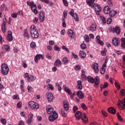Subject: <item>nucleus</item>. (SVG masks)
<instances>
[{
    "label": "nucleus",
    "mask_w": 125,
    "mask_h": 125,
    "mask_svg": "<svg viewBox=\"0 0 125 125\" xmlns=\"http://www.w3.org/2000/svg\"><path fill=\"white\" fill-rule=\"evenodd\" d=\"M71 53H72V56L74 57V59L79 60V57L78 56V55L74 54V53H73V52H72Z\"/></svg>",
    "instance_id": "49"
},
{
    "label": "nucleus",
    "mask_w": 125,
    "mask_h": 125,
    "mask_svg": "<svg viewBox=\"0 0 125 125\" xmlns=\"http://www.w3.org/2000/svg\"><path fill=\"white\" fill-rule=\"evenodd\" d=\"M82 78L83 80H84V81L86 80V76H85V74L83 73L82 74Z\"/></svg>",
    "instance_id": "58"
},
{
    "label": "nucleus",
    "mask_w": 125,
    "mask_h": 125,
    "mask_svg": "<svg viewBox=\"0 0 125 125\" xmlns=\"http://www.w3.org/2000/svg\"><path fill=\"white\" fill-rule=\"evenodd\" d=\"M1 74L4 75V76L8 74L9 72V68L8 65L5 63H2L1 65V69H0Z\"/></svg>",
    "instance_id": "2"
},
{
    "label": "nucleus",
    "mask_w": 125,
    "mask_h": 125,
    "mask_svg": "<svg viewBox=\"0 0 125 125\" xmlns=\"http://www.w3.org/2000/svg\"><path fill=\"white\" fill-rule=\"evenodd\" d=\"M30 46L31 47H35V46H36V43H35V42H32L30 43Z\"/></svg>",
    "instance_id": "60"
},
{
    "label": "nucleus",
    "mask_w": 125,
    "mask_h": 125,
    "mask_svg": "<svg viewBox=\"0 0 125 125\" xmlns=\"http://www.w3.org/2000/svg\"><path fill=\"white\" fill-rule=\"evenodd\" d=\"M79 56L80 58H82V59L83 58H85L86 57V53H85L83 51H80L79 52Z\"/></svg>",
    "instance_id": "17"
},
{
    "label": "nucleus",
    "mask_w": 125,
    "mask_h": 125,
    "mask_svg": "<svg viewBox=\"0 0 125 125\" xmlns=\"http://www.w3.org/2000/svg\"><path fill=\"white\" fill-rule=\"evenodd\" d=\"M3 25H6V18L4 17L3 19V23H2Z\"/></svg>",
    "instance_id": "56"
},
{
    "label": "nucleus",
    "mask_w": 125,
    "mask_h": 125,
    "mask_svg": "<svg viewBox=\"0 0 125 125\" xmlns=\"http://www.w3.org/2000/svg\"><path fill=\"white\" fill-rule=\"evenodd\" d=\"M68 36L70 38V39H74L75 38V32L72 30H69L68 31Z\"/></svg>",
    "instance_id": "14"
},
{
    "label": "nucleus",
    "mask_w": 125,
    "mask_h": 125,
    "mask_svg": "<svg viewBox=\"0 0 125 125\" xmlns=\"http://www.w3.org/2000/svg\"><path fill=\"white\" fill-rule=\"evenodd\" d=\"M38 21H39V19L38 18V17H35L34 19H33V22L34 23V24H37Z\"/></svg>",
    "instance_id": "48"
},
{
    "label": "nucleus",
    "mask_w": 125,
    "mask_h": 125,
    "mask_svg": "<svg viewBox=\"0 0 125 125\" xmlns=\"http://www.w3.org/2000/svg\"><path fill=\"white\" fill-rule=\"evenodd\" d=\"M77 88L80 90L83 89V85L82 84V81L79 80L77 82Z\"/></svg>",
    "instance_id": "20"
},
{
    "label": "nucleus",
    "mask_w": 125,
    "mask_h": 125,
    "mask_svg": "<svg viewBox=\"0 0 125 125\" xmlns=\"http://www.w3.org/2000/svg\"><path fill=\"white\" fill-rule=\"evenodd\" d=\"M112 43L115 46H118L120 44V40L117 38H113L112 39Z\"/></svg>",
    "instance_id": "12"
},
{
    "label": "nucleus",
    "mask_w": 125,
    "mask_h": 125,
    "mask_svg": "<svg viewBox=\"0 0 125 125\" xmlns=\"http://www.w3.org/2000/svg\"><path fill=\"white\" fill-rule=\"evenodd\" d=\"M80 46L82 49H85V48H86V45L84 43H82Z\"/></svg>",
    "instance_id": "40"
},
{
    "label": "nucleus",
    "mask_w": 125,
    "mask_h": 125,
    "mask_svg": "<svg viewBox=\"0 0 125 125\" xmlns=\"http://www.w3.org/2000/svg\"><path fill=\"white\" fill-rule=\"evenodd\" d=\"M54 66H59L60 65H62V62L60 60H57L54 63Z\"/></svg>",
    "instance_id": "29"
},
{
    "label": "nucleus",
    "mask_w": 125,
    "mask_h": 125,
    "mask_svg": "<svg viewBox=\"0 0 125 125\" xmlns=\"http://www.w3.org/2000/svg\"><path fill=\"white\" fill-rule=\"evenodd\" d=\"M41 58H42V59H43V56L42 55V54L37 55L34 58V60L36 63H38V62H39V60H40Z\"/></svg>",
    "instance_id": "13"
},
{
    "label": "nucleus",
    "mask_w": 125,
    "mask_h": 125,
    "mask_svg": "<svg viewBox=\"0 0 125 125\" xmlns=\"http://www.w3.org/2000/svg\"><path fill=\"white\" fill-rule=\"evenodd\" d=\"M75 117L78 120H80V119H82V118H83V116H82V112H81V111H80L76 112L75 114Z\"/></svg>",
    "instance_id": "16"
},
{
    "label": "nucleus",
    "mask_w": 125,
    "mask_h": 125,
    "mask_svg": "<svg viewBox=\"0 0 125 125\" xmlns=\"http://www.w3.org/2000/svg\"><path fill=\"white\" fill-rule=\"evenodd\" d=\"M91 7L92 8H94L96 14H97V15H99L100 11H101V7H100V5L97 4L93 3L91 5Z\"/></svg>",
    "instance_id": "4"
},
{
    "label": "nucleus",
    "mask_w": 125,
    "mask_h": 125,
    "mask_svg": "<svg viewBox=\"0 0 125 125\" xmlns=\"http://www.w3.org/2000/svg\"><path fill=\"white\" fill-rule=\"evenodd\" d=\"M48 88H49V89H51L52 90H53V89L54 88V87H53V85H52V84L48 83Z\"/></svg>",
    "instance_id": "50"
},
{
    "label": "nucleus",
    "mask_w": 125,
    "mask_h": 125,
    "mask_svg": "<svg viewBox=\"0 0 125 125\" xmlns=\"http://www.w3.org/2000/svg\"><path fill=\"white\" fill-rule=\"evenodd\" d=\"M93 69L94 70L95 73L96 74L99 72V70L98 69V64L97 63L95 62L94 64Z\"/></svg>",
    "instance_id": "22"
},
{
    "label": "nucleus",
    "mask_w": 125,
    "mask_h": 125,
    "mask_svg": "<svg viewBox=\"0 0 125 125\" xmlns=\"http://www.w3.org/2000/svg\"><path fill=\"white\" fill-rule=\"evenodd\" d=\"M47 98L49 102H51L53 99V95L51 93H46Z\"/></svg>",
    "instance_id": "15"
},
{
    "label": "nucleus",
    "mask_w": 125,
    "mask_h": 125,
    "mask_svg": "<svg viewBox=\"0 0 125 125\" xmlns=\"http://www.w3.org/2000/svg\"><path fill=\"white\" fill-rule=\"evenodd\" d=\"M81 69V66L79 65H76L75 67V70L76 71H79V70H80Z\"/></svg>",
    "instance_id": "55"
},
{
    "label": "nucleus",
    "mask_w": 125,
    "mask_h": 125,
    "mask_svg": "<svg viewBox=\"0 0 125 125\" xmlns=\"http://www.w3.org/2000/svg\"><path fill=\"white\" fill-rule=\"evenodd\" d=\"M116 14H117V12L115 10H112L109 12L110 17H114Z\"/></svg>",
    "instance_id": "33"
},
{
    "label": "nucleus",
    "mask_w": 125,
    "mask_h": 125,
    "mask_svg": "<svg viewBox=\"0 0 125 125\" xmlns=\"http://www.w3.org/2000/svg\"><path fill=\"white\" fill-rule=\"evenodd\" d=\"M107 4L109 6H113V2H112V0H108Z\"/></svg>",
    "instance_id": "45"
},
{
    "label": "nucleus",
    "mask_w": 125,
    "mask_h": 125,
    "mask_svg": "<svg viewBox=\"0 0 125 125\" xmlns=\"http://www.w3.org/2000/svg\"><path fill=\"white\" fill-rule=\"evenodd\" d=\"M18 108H21L22 107V103L21 102H19L17 104Z\"/></svg>",
    "instance_id": "53"
},
{
    "label": "nucleus",
    "mask_w": 125,
    "mask_h": 125,
    "mask_svg": "<svg viewBox=\"0 0 125 125\" xmlns=\"http://www.w3.org/2000/svg\"><path fill=\"white\" fill-rule=\"evenodd\" d=\"M95 1V0H86V2L87 4V5H89V6H91L93 4V3Z\"/></svg>",
    "instance_id": "30"
},
{
    "label": "nucleus",
    "mask_w": 125,
    "mask_h": 125,
    "mask_svg": "<svg viewBox=\"0 0 125 125\" xmlns=\"http://www.w3.org/2000/svg\"><path fill=\"white\" fill-rule=\"evenodd\" d=\"M107 111L108 113H110V114H116V109L114 108L113 107H110L108 108Z\"/></svg>",
    "instance_id": "24"
},
{
    "label": "nucleus",
    "mask_w": 125,
    "mask_h": 125,
    "mask_svg": "<svg viewBox=\"0 0 125 125\" xmlns=\"http://www.w3.org/2000/svg\"><path fill=\"white\" fill-rule=\"evenodd\" d=\"M79 108H78V107L74 106H73V113H76V111H77Z\"/></svg>",
    "instance_id": "57"
},
{
    "label": "nucleus",
    "mask_w": 125,
    "mask_h": 125,
    "mask_svg": "<svg viewBox=\"0 0 125 125\" xmlns=\"http://www.w3.org/2000/svg\"><path fill=\"white\" fill-rule=\"evenodd\" d=\"M110 11V7L108 6H105L104 8V12L105 14H108Z\"/></svg>",
    "instance_id": "25"
},
{
    "label": "nucleus",
    "mask_w": 125,
    "mask_h": 125,
    "mask_svg": "<svg viewBox=\"0 0 125 125\" xmlns=\"http://www.w3.org/2000/svg\"><path fill=\"white\" fill-rule=\"evenodd\" d=\"M117 118L121 122H122L123 121V118H122V116L119 114V113H117Z\"/></svg>",
    "instance_id": "51"
},
{
    "label": "nucleus",
    "mask_w": 125,
    "mask_h": 125,
    "mask_svg": "<svg viewBox=\"0 0 125 125\" xmlns=\"http://www.w3.org/2000/svg\"><path fill=\"white\" fill-rule=\"evenodd\" d=\"M0 121L3 125H6V120L5 119H0Z\"/></svg>",
    "instance_id": "44"
},
{
    "label": "nucleus",
    "mask_w": 125,
    "mask_h": 125,
    "mask_svg": "<svg viewBox=\"0 0 125 125\" xmlns=\"http://www.w3.org/2000/svg\"><path fill=\"white\" fill-rule=\"evenodd\" d=\"M101 19L103 21V24H106V19H105V17L103 16H101Z\"/></svg>",
    "instance_id": "39"
},
{
    "label": "nucleus",
    "mask_w": 125,
    "mask_h": 125,
    "mask_svg": "<svg viewBox=\"0 0 125 125\" xmlns=\"http://www.w3.org/2000/svg\"><path fill=\"white\" fill-rule=\"evenodd\" d=\"M2 48L6 51H10V47H9V45L7 44L3 45Z\"/></svg>",
    "instance_id": "31"
},
{
    "label": "nucleus",
    "mask_w": 125,
    "mask_h": 125,
    "mask_svg": "<svg viewBox=\"0 0 125 125\" xmlns=\"http://www.w3.org/2000/svg\"><path fill=\"white\" fill-rule=\"evenodd\" d=\"M81 107L83 110H86V105L84 103L81 104Z\"/></svg>",
    "instance_id": "46"
},
{
    "label": "nucleus",
    "mask_w": 125,
    "mask_h": 125,
    "mask_svg": "<svg viewBox=\"0 0 125 125\" xmlns=\"http://www.w3.org/2000/svg\"><path fill=\"white\" fill-rule=\"evenodd\" d=\"M61 113H62V116H63V117H66V114L65 112V110H64V109H61Z\"/></svg>",
    "instance_id": "43"
},
{
    "label": "nucleus",
    "mask_w": 125,
    "mask_h": 125,
    "mask_svg": "<svg viewBox=\"0 0 125 125\" xmlns=\"http://www.w3.org/2000/svg\"><path fill=\"white\" fill-rule=\"evenodd\" d=\"M26 3L28 5H30V7L32 12H34V14H38V10H37V5L35 4V2L32 1L31 2L27 1Z\"/></svg>",
    "instance_id": "3"
},
{
    "label": "nucleus",
    "mask_w": 125,
    "mask_h": 125,
    "mask_svg": "<svg viewBox=\"0 0 125 125\" xmlns=\"http://www.w3.org/2000/svg\"><path fill=\"white\" fill-rule=\"evenodd\" d=\"M108 87V83L106 82H105L104 84V85L103 86V88H106V87Z\"/></svg>",
    "instance_id": "59"
},
{
    "label": "nucleus",
    "mask_w": 125,
    "mask_h": 125,
    "mask_svg": "<svg viewBox=\"0 0 125 125\" xmlns=\"http://www.w3.org/2000/svg\"><path fill=\"white\" fill-rule=\"evenodd\" d=\"M83 118L82 117V120L83 122L84 123V124H86V123H87V118H86V115H85V113H83Z\"/></svg>",
    "instance_id": "34"
},
{
    "label": "nucleus",
    "mask_w": 125,
    "mask_h": 125,
    "mask_svg": "<svg viewBox=\"0 0 125 125\" xmlns=\"http://www.w3.org/2000/svg\"><path fill=\"white\" fill-rule=\"evenodd\" d=\"M107 51V50L106 48H104V51L101 52V54L103 55V56H105L106 55V52Z\"/></svg>",
    "instance_id": "42"
},
{
    "label": "nucleus",
    "mask_w": 125,
    "mask_h": 125,
    "mask_svg": "<svg viewBox=\"0 0 125 125\" xmlns=\"http://www.w3.org/2000/svg\"><path fill=\"white\" fill-rule=\"evenodd\" d=\"M88 31L93 32L96 30V23H94L87 28Z\"/></svg>",
    "instance_id": "11"
},
{
    "label": "nucleus",
    "mask_w": 125,
    "mask_h": 125,
    "mask_svg": "<svg viewBox=\"0 0 125 125\" xmlns=\"http://www.w3.org/2000/svg\"><path fill=\"white\" fill-rule=\"evenodd\" d=\"M115 85L116 87H117V89H120L121 88V86H120V85H119V84H118L116 82H115Z\"/></svg>",
    "instance_id": "52"
},
{
    "label": "nucleus",
    "mask_w": 125,
    "mask_h": 125,
    "mask_svg": "<svg viewBox=\"0 0 125 125\" xmlns=\"http://www.w3.org/2000/svg\"><path fill=\"white\" fill-rule=\"evenodd\" d=\"M30 34L33 39H38L39 38V33L37 30V27L34 25H32L30 27Z\"/></svg>",
    "instance_id": "1"
},
{
    "label": "nucleus",
    "mask_w": 125,
    "mask_h": 125,
    "mask_svg": "<svg viewBox=\"0 0 125 125\" xmlns=\"http://www.w3.org/2000/svg\"><path fill=\"white\" fill-rule=\"evenodd\" d=\"M87 80L89 83H94V82H95V80L93 79L91 76H88L87 77Z\"/></svg>",
    "instance_id": "28"
},
{
    "label": "nucleus",
    "mask_w": 125,
    "mask_h": 125,
    "mask_svg": "<svg viewBox=\"0 0 125 125\" xmlns=\"http://www.w3.org/2000/svg\"><path fill=\"white\" fill-rule=\"evenodd\" d=\"M74 9H72L69 12L70 15L74 18L75 21L79 22V17H78V14L76 13H74Z\"/></svg>",
    "instance_id": "7"
},
{
    "label": "nucleus",
    "mask_w": 125,
    "mask_h": 125,
    "mask_svg": "<svg viewBox=\"0 0 125 125\" xmlns=\"http://www.w3.org/2000/svg\"><path fill=\"white\" fill-rule=\"evenodd\" d=\"M63 108L65 111H68L69 110V105H68V102L64 101L63 102Z\"/></svg>",
    "instance_id": "23"
},
{
    "label": "nucleus",
    "mask_w": 125,
    "mask_h": 125,
    "mask_svg": "<svg viewBox=\"0 0 125 125\" xmlns=\"http://www.w3.org/2000/svg\"><path fill=\"white\" fill-rule=\"evenodd\" d=\"M100 72L102 75H104V74L105 73V68H104V67H102L100 70Z\"/></svg>",
    "instance_id": "47"
},
{
    "label": "nucleus",
    "mask_w": 125,
    "mask_h": 125,
    "mask_svg": "<svg viewBox=\"0 0 125 125\" xmlns=\"http://www.w3.org/2000/svg\"><path fill=\"white\" fill-rule=\"evenodd\" d=\"M121 104H122L123 106H122ZM118 106L119 108H121V107H122V109H125V98L122 100V101H121V102L118 104Z\"/></svg>",
    "instance_id": "19"
},
{
    "label": "nucleus",
    "mask_w": 125,
    "mask_h": 125,
    "mask_svg": "<svg viewBox=\"0 0 125 125\" xmlns=\"http://www.w3.org/2000/svg\"><path fill=\"white\" fill-rule=\"evenodd\" d=\"M58 118V114L57 113L54 112L53 113V115H51L50 116H49L48 119L49 121L50 122H54L56 119Z\"/></svg>",
    "instance_id": "5"
},
{
    "label": "nucleus",
    "mask_w": 125,
    "mask_h": 125,
    "mask_svg": "<svg viewBox=\"0 0 125 125\" xmlns=\"http://www.w3.org/2000/svg\"><path fill=\"white\" fill-rule=\"evenodd\" d=\"M65 92H66V93H68V94H69V95H71L72 94L71 90H70V89H69V88H65Z\"/></svg>",
    "instance_id": "37"
},
{
    "label": "nucleus",
    "mask_w": 125,
    "mask_h": 125,
    "mask_svg": "<svg viewBox=\"0 0 125 125\" xmlns=\"http://www.w3.org/2000/svg\"><path fill=\"white\" fill-rule=\"evenodd\" d=\"M46 111L47 114H49V115H50V114H53L54 112L53 111V107H50L49 106H47L46 107Z\"/></svg>",
    "instance_id": "18"
},
{
    "label": "nucleus",
    "mask_w": 125,
    "mask_h": 125,
    "mask_svg": "<svg viewBox=\"0 0 125 125\" xmlns=\"http://www.w3.org/2000/svg\"><path fill=\"white\" fill-rule=\"evenodd\" d=\"M84 40L86 42H89V37H88V35H85L84 36Z\"/></svg>",
    "instance_id": "35"
},
{
    "label": "nucleus",
    "mask_w": 125,
    "mask_h": 125,
    "mask_svg": "<svg viewBox=\"0 0 125 125\" xmlns=\"http://www.w3.org/2000/svg\"><path fill=\"white\" fill-rule=\"evenodd\" d=\"M62 2L65 6H68V5H69L67 0H62Z\"/></svg>",
    "instance_id": "41"
},
{
    "label": "nucleus",
    "mask_w": 125,
    "mask_h": 125,
    "mask_svg": "<svg viewBox=\"0 0 125 125\" xmlns=\"http://www.w3.org/2000/svg\"><path fill=\"white\" fill-rule=\"evenodd\" d=\"M54 49H55V50H56L57 51H60V48H59V47H58L57 46H55Z\"/></svg>",
    "instance_id": "61"
},
{
    "label": "nucleus",
    "mask_w": 125,
    "mask_h": 125,
    "mask_svg": "<svg viewBox=\"0 0 125 125\" xmlns=\"http://www.w3.org/2000/svg\"><path fill=\"white\" fill-rule=\"evenodd\" d=\"M39 20L41 23H42L43 21H44V18H45V16L44 15V12L43 11H41L39 16Z\"/></svg>",
    "instance_id": "8"
},
{
    "label": "nucleus",
    "mask_w": 125,
    "mask_h": 125,
    "mask_svg": "<svg viewBox=\"0 0 125 125\" xmlns=\"http://www.w3.org/2000/svg\"><path fill=\"white\" fill-rule=\"evenodd\" d=\"M111 31L113 33H116L117 35L121 34V28L120 27H115V28H111Z\"/></svg>",
    "instance_id": "9"
},
{
    "label": "nucleus",
    "mask_w": 125,
    "mask_h": 125,
    "mask_svg": "<svg viewBox=\"0 0 125 125\" xmlns=\"http://www.w3.org/2000/svg\"><path fill=\"white\" fill-rule=\"evenodd\" d=\"M6 26V24H2L1 25V31L3 33H5V27Z\"/></svg>",
    "instance_id": "36"
},
{
    "label": "nucleus",
    "mask_w": 125,
    "mask_h": 125,
    "mask_svg": "<svg viewBox=\"0 0 125 125\" xmlns=\"http://www.w3.org/2000/svg\"><path fill=\"white\" fill-rule=\"evenodd\" d=\"M107 24H109L112 22V19L108 18L106 21Z\"/></svg>",
    "instance_id": "62"
},
{
    "label": "nucleus",
    "mask_w": 125,
    "mask_h": 125,
    "mask_svg": "<svg viewBox=\"0 0 125 125\" xmlns=\"http://www.w3.org/2000/svg\"><path fill=\"white\" fill-rule=\"evenodd\" d=\"M7 40L8 41V42H12V41H13V37H12V31L10 30L8 32Z\"/></svg>",
    "instance_id": "10"
},
{
    "label": "nucleus",
    "mask_w": 125,
    "mask_h": 125,
    "mask_svg": "<svg viewBox=\"0 0 125 125\" xmlns=\"http://www.w3.org/2000/svg\"><path fill=\"white\" fill-rule=\"evenodd\" d=\"M27 82H28V83H31V82H34V81H35L34 76L29 75V76L27 77Z\"/></svg>",
    "instance_id": "27"
},
{
    "label": "nucleus",
    "mask_w": 125,
    "mask_h": 125,
    "mask_svg": "<svg viewBox=\"0 0 125 125\" xmlns=\"http://www.w3.org/2000/svg\"><path fill=\"white\" fill-rule=\"evenodd\" d=\"M24 38H26L27 40H29V39H30V36H29L28 32H27L26 31L24 32Z\"/></svg>",
    "instance_id": "38"
},
{
    "label": "nucleus",
    "mask_w": 125,
    "mask_h": 125,
    "mask_svg": "<svg viewBox=\"0 0 125 125\" xmlns=\"http://www.w3.org/2000/svg\"><path fill=\"white\" fill-rule=\"evenodd\" d=\"M32 119L28 118V119L26 121V123L27 125H30V124H32Z\"/></svg>",
    "instance_id": "54"
},
{
    "label": "nucleus",
    "mask_w": 125,
    "mask_h": 125,
    "mask_svg": "<svg viewBox=\"0 0 125 125\" xmlns=\"http://www.w3.org/2000/svg\"><path fill=\"white\" fill-rule=\"evenodd\" d=\"M94 86H96V85H99V83H100V80H99V77H98V76H96L95 78V81H94Z\"/></svg>",
    "instance_id": "26"
},
{
    "label": "nucleus",
    "mask_w": 125,
    "mask_h": 125,
    "mask_svg": "<svg viewBox=\"0 0 125 125\" xmlns=\"http://www.w3.org/2000/svg\"><path fill=\"white\" fill-rule=\"evenodd\" d=\"M28 105L31 109H36L39 108V105H38V104L34 101L29 102L28 103Z\"/></svg>",
    "instance_id": "6"
},
{
    "label": "nucleus",
    "mask_w": 125,
    "mask_h": 125,
    "mask_svg": "<svg viewBox=\"0 0 125 125\" xmlns=\"http://www.w3.org/2000/svg\"><path fill=\"white\" fill-rule=\"evenodd\" d=\"M121 95H122L123 96L125 95V90H124V89H122L121 90Z\"/></svg>",
    "instance_id": "63"
},
{
    "label": "nucleus",
    "mask_w": 125,
    "mask_h": 125,
    "mask_svg": "<svg viewBox=\"0 0 125 125\" xmlns=\"http://www.w3.org/2000/svg\"><path fill=\"white\" fill-rule=\"evenodd\" d=\"M76 95L80 99H83V98L84 95L83 93V92H82V91H78L76 93Z\"/></svg>",
    "instance_id": "21"
},
{
    "label": "nucleus",
    "mask_w": 125,
    "mask_h": 125,
    "mask_svg": "<svg viewBox=\"0 0 125 125\" xmlns=\"http://www.w3.org/2000/svg\"><path fill=\"white\" fill-rule=\"evenodd\" d=\"M24 125V121L21 120L19 122L18 125Z\"/></svg>",
    "instance_id": "64"
},
{
    "label": "nucleus",
    "mask_w": 125,
    "mask_h": 125,
    "mask_svg": "<svg viewBox=\"0 0 125 125\" xmlns=\"http://www.w3.org/2000/svg\"><path fill=\"white\" fill-rule=\"evenodd\" d=\"M62 62L63 65H67L69 63V60L66 57H63L62 59Z\"/></svg>",
    "instance_id": "32"
}]
</instances>
